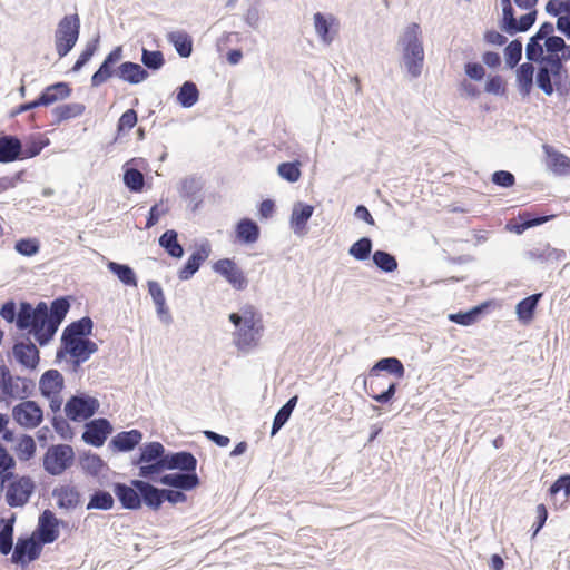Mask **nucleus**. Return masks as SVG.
Here are the masks:
<instances>
[{
    "label": "nucleus",
    "instance_id": "obj_22",
    "mask_svg": "<svg viewBox=\"0 0 570 570\" xmlns=\"http://www.w3.org/2000/svg\"><path fill=\"white\" fill-rule=\"evenodd\" d=\"M22 140L16 135H0V164L21 160Z\"/></svg>",
    "mask_w": 570,
    "mask_h": 570
},
{
    "label": "nucleus",
    "instance_id": "obj_46",
    "mask_svg": "<svg viewBox=\"0 0 570 570\" xmlns=\"http://www.w3.org/2000/svg\"><path fill=\"white\" fill-rule=\"evenodd\" d=\"M49 144L50 140L41 136H30L24 141L22 140L21 160L37 157Z\"/></svg>",
    "mask_w": 570,
    "mask_h": 570
},
{
    "label": "nucleus",
    "instance_id": "obj_34",
    "mask_svg": "<svg viewBox=\"0 0 570 570\" xmlns=\"http://www.w3.org/2000/svg\"><path fill=\"white\" fill-rule=\"evenodd\" d=\"M16 514L9 518H0V553L8 556L13 550V531Z\"/></svg>",
    "mask_w": 570,
    "mask_h": 570
},
{
    "label": "nucleus",
    "instance_id": "obj_41",
    "mask_svg": "<svg viewBox=\"0 0 570 570\" xmlns=\"http://www.w3.org/2000/svg\"><path fill=\"white\" fill-rule=\"evenodd\" d=\"M557 57L547 56V59L539 62V69L535 77L538 88H540L547 96L553 94L552 75L550 73V61Z\"/></svg>",
    "mask_w": 570,
    "mask_h": 570
},
{
    "label": "nucleus",
    "instance_id": "obj_18",
    "mask_svg": "<svg viewBox=\"0 0 570 570\" xmlns=\"http://www.w3.org/2000/svg\"><path fill=\"white\" fill-rule=\"evenodd\" d=\"M16 361L26 368L35 370L40 362V351L29 337L26 341H18L12 347Z\"/></svg>",
    "mask_w": 570,
    "mask_h": 570
},
{
    "label": "nucleus",
    "instance_id": "obj_6",
    "mask_svg": "<svg viewBox=\"0 0 570 570\" xmlns=\"http://www.w3.org/2000/svg\"><path fill=\"white\" fill-rule=\"evenodd\" d=\"M80 33V18L77 13L65 16L56 30V50L59 58L66 57L75 47Z\"/></svg>",
    "mask_w": 570,
    "mask_h": 570
},
{
    "label": "nucleus",
    "instance_id": "obj_7",
    "mask_svg": "<svg viewBox=\"0 0 570 570\" xmlns=\"http://www.w3.org/2000/svg\"><path fill=\"white\" fill-rule=\"evenodd\" d=\"M75 462V451L69 444L50 445L43 455L45 471L53 476L61 475Z\"/></svg>",
    "mask_w": 570,
    "mask_h": 570
},
{
    "label": "nucleus",
    "instance_id": "obj_55",
    "mask_svg": "<svg viewBox=\"0 0 570 570\" xmlns=\"http://www.w3.org/2000/svg\"><path fill=\"white\" fill-rule=\"evenodd\" d=\"M278 175L288 183H296L299 180L302 171H301V161H284L277 166Z\"/></svg>",
    "mask_w": 570,
    "mask_h": 570
},
{
    "label": "nucleus",
    "instance_id": "obj_17",
    "mask_svg": "<svg viewBox=\"0 0 570 570\" xmlns=\"http://www.w3.org/2000/svg\"><path fill=\"white\" fill-rule=\"evenodd\" d=\"M155 482L176 490L191 491L199 487L200 479L196 471H177L174 473L160 474Z\"/></svg>",
    "mask_w": 570,
    "mask_h": 570
},
{
    "label": "nucleus",
    "instance_id": "obj_54",
    "mask_svg": "<svg viewBox=\"0 0 570 570\" xmlns=\"http://www.w3.org/2000/svg\"><path fill=\"white\" fill-rule=\"evenodd\" d=\"M147 285L148 292L156 306L157 314L159 316H163L164 314L168 315V307L166 306V298L160 284L156 281H148Z\"/></svg>",
    "mask_w": 570,
    "mask_h": 570
},
{
    "label": "nucleus",
    "instance_id": "obj_48",
    "mask_svg": "<svg viewBox=\"0 0 570 570\" xmlns=\"http://www.w3.org/2000/svg\"><path fill=\"white\" fill-rule=\"evenodd\" d=\"M16 460L9 453L7 448L0 443V480L9 482L16 478L13 469L16 468Z\"/></svg>",
    "mask_w": 570,
    "mask_h": 570
},
{
    "label": "nucleus",
    "instance_id": "obj_42",
    "mask_svg": "<svg viewBox=\"0 0 570 570\" xmlns=\"http://www.w3.org/2000/svg\"><path fill=\"white\" fill-rule=\"evenodd\" d=\"M297 402L298 395H294L277 411L272 424V436L276 435L278 431L288 422Z\"/></svg>",
    "mask_w": 570,
    "mask_h": 570
},
{
    "label": "nucleus",
    "instance_id": "obj_28",
    "mask_svg": "<svg viewBox=\"0 0 570 570\" xmlns=\"http://www.w3.org/2000/svg\"><path fill=\"white\" fill-rule=\"evenodd\" d=\"M63 384V376L58 370H48L40 377L39 390L42 396L51 397L52 394H60Z\"/></svg>",
    "mask_w": 570,
    "mask_h": 570
},
{
    "label": "nucleus",
    "instance_id": "obj_32",
    "mask_svg": "<svg viewBox=\"0 0 570 570\" xmlns=\"http://www.w3.org/2000/svg\"><path fill=\"white\" fill-rule=\"evenodd\" d=\"M550 62V73L552 75L553 91L556 90L562 97L567 96L570 91L568 70L558 59V57Z\"/></svg>",
    "mask_w": 570,
    "mask_h": 570
},
{
    "label": "nucleus",
    "instance_id": "obj_25",
    "mask_svg": "<svg viewBox=\"0 0 570 570\" xmlns=\"http://www.w3.org/2000/svg\"><path fill=\"white\" fill-rule=\"evenodd\" d=\"M546 166L557 176L570 175V158L549 145H543Z\"/></svg>",
    "mask_w": 570,
    "mask_h": 570
},
{
    "label": "nucleus",
    "instance_id": "obj_31",
    "mask_svg": "<svg viewBox=\"0 0 570 570\" xmlns=\"http://www.w3.org/2000/svg\"><path fill=\"white\" fill-rule=\"evenodd\" d=\"M69 83L60 81L46 87L39 95L38 99L41 106H50L56 101L63 100L71 95Z\"/></svg>",
    "mask_w": 570,
    "mask_h": 570
},
{
    "label": "nucleus",
    "instance_id": "obj_51",
    "mask_svg": "<svg viewBox=\"0 0 570 570\" xmlns=\"http://www.w3.org/2000/svg\"><path fill=\"white\" fill-rule=\"evenodd\" d=\"M364 386H365V391H366L367 395L371 399H373L375 402H377L380 404H387L393 400V397L396 393L397 383L391 382L387 385L386 390L382 391L381 393H376L373 382L370 384V386H367L366 380H364Z\"/></svg>",
    "mask_w": 570,
    "mask_h": 570
},
{
    "label": "nucleus",
    "instance_id": "obj_56",
    "mask_svg": "<svg viewBox=\"0 0 570 570\" xmlns=\"http://www.w3.org/2000/svg\"><path fill=\"white\" fill-rule=\"evenodd\" d=\"M314 27L323 43L330 45L333 41L334 36L331 32L332 23L323 13L316 12L314 14Z\"/></svg>",
    "mask_w": 570,
    "mask_h": 570
},
{
    "label": "nucleus",
    "instance_id": "obj_14",
    "mask_svg": "<svg viewBox=\"0 0 570 570\" xmlns=\"http://www.w3.org/2000/svg\"><path fill=\"white\" fill-rule=\"evenodd\" d=\"M60 525H65V522L58 519L51 510L46 509L40 513L37 528L32 533L43 544H50L59 538Z\"/></svg>",
    "mask_w": 570,
    "mask_h": 570
},
{
    "label": "nucleus",
    "instance_id": "obj_20",
    "mask_svg": "<svg viewBox=\"0 0 570 570\" xmlns=\"http://www.w3.org/2000/svg\"><path fill=\"white\" fill-rule=\"evenodd\" d=\"M147 480L135 479L132 485L140 492L141 504L157 511L164 503V488H157Z\"/></svg>",
    "mask_w": 570,
    "mask_h": 570
},
{
    "label": "nucleus",
    "instance_id": "obj_26",
    "mask_svg": "<svg viewBox=\"0 0 570 570\" xmlns=\"http://www.w3.org/2000/svg\"><path fill=\"white\" fill-rule=\"evenodd\" d=\"M314 213V207L309 204L297 202L294 204L291 214V228L296 235H304L306 225Z\"/></svg>",
    "mask_w": 570,
    "mask_h": 570
},
{
    "label": "nucleus",
    "instance_id": "obj_23",
    "mask_svg": "<svg viewBox=\"0 0 570 570\" xmlns=\"http://www.w3.org/2000/svg\"><path fill=\"white\" fill-rule=\"evenodd\" d=\"M144 434L141 431L132 429L117 433L110 440L108 446L114 452H130L136 449L141 442Z\"/></svg>",
    "mask_w": 570,
    "mask_h": 570
},
{
    "label": "nucleus",
    "instance_id": "obj_50",
    "mask_svg": "<svg viewBox=\"0 0 570 570\" xmlns=\"http://www.w3.org/2000/svg\"><path fill=\"white\" fill-rule=\"evenodd\" d=\"M142 67L148 71H158L165 65V57L160 50H149L142 48L141 58Z\"/></svg>",
    "mask_w": 570,
    "mask_h": 570
},
{
    "label": "nucleus",
    "instance_id": "obj_5",
    "mask_svg": "<svg viewBox=\"0 0 570 570\" xmlns=\"http://www.w3.org/2000/svg\"><path fill=\"white\" fill-rule=\"evenodd\" d=\"M45 302H39L36 307L29 302H21L16 326L20 331L28 330L40 346L50 343L48 332L45 327L43 309Z\"/></svg>",
    "mask_w": 570,
    "mask_h": 570
},
{
    "label": "nucleus",
    "instance_id": "obj_8",
    "mask_svg": "<svg viewBox=\"0 0 570 570\" xmlns=\"http://www.w3.org/2000/svg\"><path fill=\"white\" fill-rule=\"evenodd\" d=\"M99 401L88 394L72 395L65 405L67 417L73 422H80L94 416L99 410Z\"/></svg>",
    "mask_w": 570,
    "mask_h": 570
},
{
    "label": "nucleus",
    "instance_id": "obj_52",
    "mask_svg": "<svg viewBox=\"0 0 570 570\" xmlns=\"http://www.w3.org/2000/svg\"><path fill=\"white\" fill-rule=\"evenodd\" d=\"M36 450L37 445L33 438L29 434H22L16 446L18 459L22 462L29 461L35 456Z\"/></svg>",
    "mask_w": 570,
    "mask_h": 570
},
{
    "label": "nucleus",
    "instance_id": "obj_9",
    "mask_svg": "<svg viewBox=\"0 0 570 570\" xmlns=\"http://www.w3.org/2000/svg\"><path fill=\"white\" fill-rule=\"evenodd\" d=\"M43 546L33 533L31 535H20L17 539L10 560L13 564L26 567L40 557Z\"/></svg>",
    "mask_w": 570,
    "mask_h": 570
},
{
    "label": "nucleus",
    "instance_id": "obj_11",
    "mask_svg": "<svg viewBox=\"0 0 570 570\" xmlns=\"http://www.w3.org/2000/svg\"><path fill=\"white\" fill-rule=\"evenodd\" d=\"M70 309V302L67 296H60L55 298L50 307H48L47 303H45L43 318H45V327L48 332L50 341L56 335L60 324L65 320L66 315Z\"/></svg>",
    "mask_w": 570,
    "mask_h": 570
},
{
    "label": "nucleus",
    "instance_id": "obj_2",
    "mask_svg": "<svg viewBox=\"0 0 570 570\" xmlns=\"http://www.w3.org/2000/svg\"><path fill=\"white\" fill-rule=\"evenodd\" d=\"M92 328L94 322L89 316H83L67 325L61 334V344L57 350L56 361L60 362L70 355L75 367L87 362L98 351V345L88 338Z\"/></svg>",
    "mask_w": 570,
    "mask_h": 570
},
{
    "label": "nucleus",
    "instance_id": "obj_35",
    "mask_svg": "<svg viewBox=\"0 0 570 570\" xmlns=\"http://www.w3.org/2000/svg\"><path fill=\"white\" fill-rule=\"evenodd\" d=\"M159 246L173 258L179 259L185 250L178 242V233L175 229H167L158 238Z\"/></svg>",
    "mask_w": 570,
    "mask_h": 570
},
{
    "label": "nucleus",
    "instance_id": "obj_24",
    "mask_svg": "<svg viewBox=\"0 0 570 570\" xmlns=\"http://www.w3.org/2000/svg\"><path fill=\"white\" fill-rule=\"evenodd\" d=\"M112 491L124 509L138 510L141 508L140 492L135 489L132 481L130 485L115 482Z\"/></svg>",
    "mask_w": 570,
    "mask_h": 570
},
{
    "label": "nucleus",
    "instance_id": "obj_30",
    "mask_svg": "<svg viewBox=\"0 0 570 570\" xmlns=\"http://www.w3.org/2000/svg\"><path fill=\"white\" fill-rule=\"evenodd\" d=\"M148 77V71L137 62L125 61L118 66V78L130 85H138Z\"/></svg>",
    "mask_w": 570,
    "mask_h": 570
},
{
    "label": "nucleus",
    "instance_id": "obj_64",
    "mask_svg": "<svg viewBox=\"0 0 570 570\" xmlns=\"http://www.w3.org/2000/svg\"><path fill=\"white\" fill-rule=\"evenodd\" d=\"M560 492L563 493L564 501L570 497V474L560 475L549 488L551 497H557Z\"/></svg>",
    "mask_w": 570,
    "mask_h": 570
},
{
    "label": "nucleus",
    "instance_id": "obj_58",
    "mask_svg": "<svg viewBox=\"0 0 570 570\" xmlns=\"http://www.w3.org/2000/svg\"><path fill=\"white\" fill-rule=\"evenodd\" d=\"M541 41L542 39L537 38L535 35L530 37L525 47V57L530 62H542V60L547 59L543 50L544 45L542 46Z\"/></svg>",
    "mask_w": 570,
    "mask_h": 570
},
{
    "label": "nucleus",
    "instance_id": "obj_49",
    "mask_svg": "<svg viewBox=\"0 0 570 570\" xmlns=\"http://www.w3.org/2000/svg\"><path fill=\"white\" fill-rule=\"evenodd\" d=\"M374 265L384 273H392L397 269V261L394 255L386 250L377 249L372 254Z\"/></svg>",
    "mask_w": 570,
    "mask_h": 570
},
{
    "label": "nucleus",
    "instance_id": "obj_38",
    "mask_svg": "<svg viewBox=\"0 0 570 570\" xmlns=\"http://www.w3.org/2000/svg\"><path fill=\"white\" fill-rule=\"evenodd\" d=\"M490 303L484 302L481 303L474 307H472L469 311L465 312H458L449 315V320L455 324H460L463 326H469L473 323H475L489 308Z\"/></svg>",
    "mask_w": 570,
    "mask_h": 570
},
{
    "label": "nucleus",
    "instance_id": "obj_1",
    "mask_svg": "<svg viewBox=\"0 0 570 570\" xmlns=\"http://www.w3.org/2000/svg\"><path fill=\"white\" fill-rule=\"evenodd\" d=\"M197 459L189 451L171 452L158 441L147 442L139 448V454L131 460L134 466L139 468L138 476L156 480L164 471L197 470Z\"/></svg>",
    "mask_w": 570,
    "mask_h": 570
},
{
    "label": "nucleus",
    "instance_id": "obj_10",
    "mask_svg": "<svg viewBox=\"0 0 570 570\" xmlns=\"http://www.w3.org/2000/svg\"><path fill=\"white\" fill-rule=\"evenodd\" d=\"M36 490V483L29 475L17 476L9 481L6 501L11 508L26 505Z\"/></svg>",
    "mask_w": 570,
    "mask_h": 570
},
{
    "label": "nucleus",
    "instance_id": "obj_16",
    "mask_svg": "<svg viewBox=\"0 0 570 570\" xmlns=\"http://www.w3.org/2000/svg\"><path fill=\"white\" fill-rule=\"evenodd\" d=\"M112 433V425L105 417L94 419L85 424L82 440L85 443L100 448Z\"/></svg>",
    "mask_w": 570,
    "mask_h": 570
},
{
    "label": "nucleus",
    "instance_id": "obj_13",
    "mask_svg": "<svg viewBox=\"0 0 570 570\" xmlns=\"http://www.w3.org/2000/svg\"><path fill=\"white\" fill-rule=\"evenodd\" d=\"M13 420L24 429H35L43 420V411L36 401H23L12 409Z\"/></svg>",
    "mask_w": 570,
    "mask_h": 570
},
{
    "label": "nucleus",
    "instance_id": "obj_15",
    "mask_svg": "<svg viewBox=\"0 0 570 570\" xmlns=\"http://www.w3.org/2000/svg\"><path fill=\"white\" fill-rule=\"evenodd\" d=\"M213 271L223 276L237 291H243L248 286L245 273L232 258L216 261L213 264Z\"/></svg>",
    "mask_w": 570,
    "mask_h": 570
},
{
    "label": "nucleus",
    "instance_id": "obj_47",
    "mask_svg": "<svg viewBox=\"0 0 570 570\" xmlns=\"http://www.w3.org/2000/svg\"><path fill=\"white\" fill-rule=\"evenodd\" d=\"M79 464L85 473L97 476L106 466L104 460L96 453L86 452L79 459Z\"/></svg>",
    "mask_w": 570,
    "mask_h": 570
},
{
    "label": "nucleus",
    "instance_id": "obj_37",
    "mask_svg": "<svg viewBox=\"0 0 570 570\" xmlns=\"http://www.w3.org/2000/svg\"><path fill=\"white\" fill-rule=\"evenodd\" d=\"M542 293H534L521 299L515 306L518 318L523 323H529L533 320L539 301Z\"/></svg>",
    "mask_w": 570,
    "mask_h": 570
},
{
    "label": "nucleus",
    "instance_id": "obj_40",
    "mask_svg": "<svg viewBox=\"0 0 570 570\" xmlns=\"http://www.w3.org/2000/svg\"><path fill=\"white\" fill-rule=\"evenodd\" d=\"M199 99V90L191 80L185 81L177 89L176 100L183 108H191Z\"/></svg>",
    "mask_w": 570,
    "mask_h": 570
},
{
    "label": "nucleus",
    "instance_id": "obj_62",
    "mask_svg": "<svg viewBox=\"0 0 570 570\" xmlns=\"http://www.w3.org/2000/svg\"><path fill=\"white\" fill-rule=\"evenodd\" d=\"M14 249L22 256L31 257L40 249V244L36 238H21L16 242Z\"/></svg>",
    "mask_w": 570,
    "mask_h": 570
},
{
    "label": "nucleus",
    "instance_id": "obj_60",
    "mask_svg": "<svg viewBox=\"0 0 570 570\" xmlns=\"http://www.w3.org/2000/svg\"><path fill=\"white\" fill-rule=\"evenodd\" d=\"M522 58V41L514 39L504 48V59L509 68H514Z\"/></svg>",
    "mask_w": 570,
    "mask_h": 570
},
{
    "label": "nucleus",
    "instance_id": "obj_3",
    "mask_svg": "<svg viewBox=\"0 0 570 570\" xmlns=\"http://www.w3.org/2000/svg\"><path fill=\"white\" fill-rule=\"evenodd\" d=\"M228 320L235 327L233 344L238 352L247 354L259 345L264 325L262 315L253 305L246 304L239 312L230 313Z\"/></svg>",
    "mask_w": 570,
    "mask_h": 570
},
{
    "label": "nucleus",
    "instance_id": "obj_61",
    "mask_svg": "<svg viewBox=\"0 0 570 570\" xmlns=\"http://www.w3.org/2000/svg\"><path fill=\"white\" fill-rule=\"evenodd\" d=\"M202 183L196 177H186L180 184V196L185 199L193 200L195 196L200 191Z\"/></svg>",
    "mask_w": 570,
    "mask_h": 570
},
{
    "label": "nucleus",
    "instance_id": "obj_59",
    "mask_svg": "<svg viewBox=\"0 0 570 570\" xmlns=\"http://www.w3.org/2000/svg\"><path fill=\"white\" fill-rule=\"evenodd\" d=\"M99 40H100V36L97 35L96 38H94L92 40H90L86 43L85 49L81 51V53L79 55L78 59L76 60V62L72 67V71H75V72L80 71L82 69V67L92 58V56L95 55V52L98 49Z\"/></svg>",
    "mask_w": 570,
    "mask_h": 570
},
{
    "label": "nucleus",
    "instance_id": "obj_45",
    "mask_svg": "<svg viewBox=\"0 0 570 570\" xmlns=\"http://www.w3.org/2000/svg\"><path fill=\"white\" fill-rule=\"evenodd\" d=\"M85 110L86 106L83 104L71 102L55 107L52 109V115L56 117V122L60 124L71 118L81 116L85 112Z\"/></svg>",
    "mask_w": 570,
    "mask_h": 570
},
{
    "label": "nucleus",
    "instance_id": "obj_19",
    "mask_svg": "<svg viewBox=\"0 0 570 570\" xmlns=\"http://www.w3.org/2000/svg\"><path fill=\"white\" fill-rule=\"evenodd\" d=\"M210 253L212 247L207 240L197 246V248L188 257L184 266L178 271V278L180 281L190 279L199 271L200 266L209 257Z\"/></svg>",
    "mask_w": 570,
    "mask_h": 570
},
{
    "label": "nucleus",
    "instance_id": "obj_33",
    "mask_svg": "<svg viewBox=\"0 0 570 570\" xmlns=\"http://www.w3.org/2000/svg\"><path fill=\"white\" fill-rule=\"evenodd\" d=\"M380 372H386L394 375L396 379H403L405 367L401 360L395 356L382 357L375 362L370 370V376L379 375Z\"/></svg>",
    "mask_w": 570,
    "mask_h": 570
},
{
    "label": "nucleus",
    "instance_id": "obj_27",
    "mask_svg": "<svg viewBox=\"0 0 570 570\" xmlns=\"http://www.w3.org/2000/svg\"><path fill=\"white\" fill-rule=\"evenodd\" d=\"M566 252L551 247L550 244H539L538 246L528 249L524 257L530 261H538L540 263L560 262L566 258Z\"/></svg>",
    "mask_w": 570,
    "mask_h": 570
},
{
    "label": "nucleus",
    "instance_id": "obj_44",
    "mask_svg": "<svg viewBox=\"0 0 570 570\" xmlns=\"http://www.w3.org/2000/svg\"><path fill=\"white\" fill-rule=\"evenodd\" d=\"M107 268L117 276V278L126 286L136 287L137 276L132 267L127 264H121L117 262H109L107 264Z\"/></svg>",
    "mask_w": 570,
    "mask_h": 570
},
{
    "label": "nucleus",
    "instance_id": "obj_21",
    "mask_svg": "<svg viewBox=\"0 0 570 570\" xmlns=\"http://www.w3.org/2000/svg\"><path fill=\"white\" fill-rule=\"evenodd\" d=\"M52 497L57 500V507L61 510L71 511L81 504V493L71 484L53 488Z\"/></svg>",
    "mask_w": 570,
    "mask_h": 570
},
{
    "label": "nucleus",
    "instance_id": "obj_57",
    "mask_svg": "<svg viewBox=\"0 0 570 570\" xmlns=\"http://www.w3.org/2000/svg\"><path fill=\"white\" fill-rule=\"evenodd\" d=\"M124 184L131 193H140L145 186L144 174L136 168H127L124 173Z\"/></svg>",
    "mask_w": 570,
    "mask_h": 570
},
{
    "label": "nucleus",
    "instance_id": "obj_4",
    "mask_svg": "<svg viewBox=\"0 0 570 570\" xmlns=\"http://www.w3.org/2000/svg\"><path fill=\"white\" fill-rule=\"evenodd\" d=\"M421 35L420 24L412 22L403 30L397 40L402 48L403 63L413 79L421 76L424 65V48Z\"/></svg>",
    "mask_w": 570,
    "mask_h": 570
},
{
    "label": "nucleus",
    "instance_id": "obj_12",
    "mask_svg": "<svg viewBox=\"0 0 570 570\" xmlns=\"http://www.w3.org/2000/svg\"><path fill=\"white\" fill-rule=\"evenodd\" d=\"M124 50L121 46L115 47L102 60L99 68L91 76V87L97 88L107 82L110 78H118V66L122 59Z\"/></svg>",
    "mask_w": 570,
    "mask_h": 570
},
{
    "label": "nucleus",
    "instance_id": "obj_63",
    "mask_svg": "<svg viewBox=\"0 0 570 570\" xmlns=\"http://www.w3.org/2000/svg\"><path fill=\"white\" fill-rule=\"evenodd\" d=\"M138 121V115L135 109L126 110L119 118L117 124V138L122 135L125 130L132 129Z\"/></svg>",
    "mask_w": 570,
    "mask_h": 570
},
{
    "label": "nucleus",
    "instance_id": "obj_39",
    "mask_svg": "<svg viewBox=\"0 0 570 570\" xmlns=\"http://www.w3.org/2000/svg\"><path fill=\"white\" fill-rule=\"evenodd\" d=\"M534 67L529 62L521 63L517 69V83L520 95L525 98L533 87Z\"/></svg>",
    "mask_w": 570,
    "mask_h": 570
},
{
    "label": "nucleus",
    "instance_id": "obj_43",
    "mask_svg": "<svg viewBox=\"0 0 570 570\" xmlns=\"http://www.w3.org/2000/svg\"><path fill=\"white\" fill-rule=\"evenodd\" d=\"M114 505L115 499L111 493L102 489H97L89 495L86 509L108 511L112 509Z\"/></svg>",
    "mask_w": 570,
    "mask_h": 570
},
{
    "label": "nucleus",
    "instance_id": "obj_53",
    "mask_svg": "<svg viewBox=\"0 0 570 570\" xmlns=\"http://www.w3.org/2000/svg\"><path fill=\"white\" fill-rule=\"evenodd\" d=\"M373 242L370 237L364 236L352 244L348 254L357 261H366L372 253Z\"/></svg>",
    "mask_w": 570,
    "mask_h": 570
},
{
    "label": "nucleus",
    "instance_id": "obj_29",
    "mask_svg": "<svg viewBox=\"0 0 570 570\" xmlns=\"http://www.w3.org/2000/svg\"><path fill=\"white\" fill-rule=\"evenodd\" d=\"M235 235L240 244H254L259 238L261 228L255 220L245 217L237 222L235 226Z\"/></svg>",
    "mask_w": 570,
    "mask_h": 570
},
{
    "label": "nucleus",
    "instance_id": "obj_36",
    "mask_svg": "<svg viewBox=\"0 0 570 570\" xmlns=\"http://www.w3.org/2000/svg\"><path fill=\"white\" fill-rule=\"evenodd\" d=\"M167 40L174 46L179 57L189 58L191 56L193 38L186 31H171L167 35Z\"/></svg>",
    "mask_w": 570,
    "mask_h": 570
}]
</instances>
